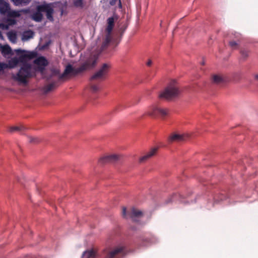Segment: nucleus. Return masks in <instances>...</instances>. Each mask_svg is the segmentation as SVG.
Masks as SVG:
<instances>
[{"mask_svg":"<svg viewBox=\"0 0 258 258\" xmlns=\"http://www.w3.org/2000/svg\"><path fill=\"white\" fill-rule=\"evenodd\" d=\"M24 127L22 126H12L9 128V132L11 133L18 132L21 133Z\"/></svg>","mask_w":258,"mask_h":258,"instance_id":"26","label":"nucleus"},{"mask_svg":"<svg viewBox=\"0 0 258 258\" xmlns=\"http://www.w3.org/2000/svg\"><path fill=\"white\" fill-rule=\"evenodd\" d=\"M34 32L31 30L25 31L22 35V40L27 41L31 38H32L34 36Z\"/></svg>","mask_w":258,"mask_h":258,"instance_id":"20","label":"nucleus"},{"mask_svg":"<svg viewBox=\"0 0 258 258\" xmlns=\"http://www.w3.org/2000/svg\"><path fill=\"white\" fill-rule=\"evenodd\" d=\"M8 68V64L4 62H0V71Z\"/></svg>","mask_w":258,"mask_h":258,"instance_id":"32","label":"nucleus"},{"mask_svg":"<svg viewBox=\"0 0 258 258\" xmlns=\"http://www.w3.org/2000/svg\"><path fill=\"white\" fill-rule=\"evenodd\" d=\"M3 36L2 35L1 31H0V38L3 39Z\"/></svg>","mask_w":258,"mask_h":258,"instance_id":"41","label":"nucleus"},{"mask_svg":"<svg viewBox=\"0 0 258 258\" xmlns=\"http://www.w3.org/2000/svg\"><path fill=\"white\" fill-rule=\"evenodd\" d=\"M73 4L76 8H83L84 7L83 0H74Z\"/></svg>","mask_w":258,"mask_h":258,"instance_id":"25","label":"nucleus"},{"mask_svg":"<svg viewBox=\"0 0 258 258\" xmlns=\"http://www.w3.org/2000/svg\"><path fill=\"white\" fill-rule=\"evenodd\" d=\"M190 137L189 134L186 133L178 134L173 133L168 138V142L171 144L174 142H181L187 140Z\"/></svg>","mask_w":258,"mask_h":258,"instance_id":"9","label":"nucleus"},{"mask_svg":"<svg viewBox=\"0 0 258 258\" xmlns=\"http://www.w3.org/2000/svg\"><path fill=\"white\" fill-rule=\"evenodd\" d=\"M8 21L11 23V24H14L16 23V21L14 19H8Z\"/></svg>","mask_w":258,"mask_h":258,"instance_id":"36","label":"nucleus"},{"mask_svg":"<svg viewBox=\"0 0 258 258\" xmlns=\"http://www.w3.org/2000/svg\"><path fill=\"white\" fill-rule=\"evenodd\" d=\"M143 213L141 211L137 210L135 208H133L131 210L130 216L134 221L136 220V218L142 217Z\"/></svg>","mask_w":258,"mask_h":258,"instance_id":"14","label":"nucleus"},{"mask_svg":"<svg viewBox=\"0 0 258 258\" xmlns=\"http://www.w3.org/2000/svg\"><path fill=\"white\" fill-rule=\"evenodd\" d=\"M110 68V66L104 63L99 70L90 79V86L92 92H96L99 90V83L105 79Z\"/></svg>","mask_w":258,"mask_h":258,"instance_id":"2","label":"nucleus"},{"mask_svg":"<svg viewBox=\"0 0 258 258\" xmlns=\"http://www.w3.org/2000/svg\"><path fill=\"white\" fill-rule=\"evenodd\" d=\"M97 59L98 55L96 54L91 53L85 58L81 66L77 68H75L72 64H68L66 66L63 73L59 76V80H62L69 79L87 70L93 69L96 65Z\"/></svg>","mask_w":258,"mask_h":258,"instance_id":"1","label":"nucleus"},{"mask_svg":"<svg viewBox=\"0 0 258 258\" xmlns=\"http://www.w3.org/2000/svg\"><path fill=\"white\" fill-rule=\"evenodd\" d=\"M32 76L31 64L25 62L23 63L16 74H12V78L20 83L26 84L27 83V79Z\"/></svg>","mask_w":258,"mask_h":258,"instance_id":"3","label":"nucleus"},{"mask_svg":"<svg viewBox=\"0 0 258 258\" xmlns=\"http://www.w3.org/2000/svg\"><path fill=\"white\" fill-rule=\"evenodd\" d=\"M38 9L39 11H42V12H45L46 13L47 18L50 20H53L52 14L53 13V9L47 5H43L38 6Z\"/></svg>","mask_w":258,"mask_h":258,"instance_id":"10","label":"nucleus"},{"mask_svg":"<svg viewBox=\"0 0 258 258\" xmlns=\"http://www.w3.org/2000/svg\"><path fill=\"white\" fill-rule=\"evenodd\" d=\"M254 79H255V80L258 81V74L255 75L254 76Z\"/></svg>","mask_w":258,"mask_h":258,"instance_id":"40","label":"nucleus"},{"mask_svg":"<svg viewBox=\"0 0 258 258\" xmlns=\"http://www.w3.org/2000/svg\"><path fill=\"white\" fill-rule=\"evenodd\" d=\"M10 8L8 3L4 0H0V13L2 15H7Z\"/></svg>","mask_w":258,"mask_h":258,"instance_id":"13","label":"nucleus"},{"mask_svg":"<svg viewBox=\"0 0 258 258\" xmlns=\"http://www.w3.org/2000/svg\"><path fill=\"white\" fill-rule=\"evenodd\" d=\"M154 242V238L152 236L151 237H147L145 238H143L142 239V243L141 244V246H146L148 244L152 243Z\"/></svg>","mask_w":258,"mask_h":258,"instance_id":"22","label":"nucleus"},{"mask_svg":"<svg viewBox=\"0 0 258 258\" xmlns=\"http://www.w3.org/2000/svg\"><path fill=\"white\" fill-rule=\"evenodd\" d=\"M124 254V247L122 246L117 247L114 250L109 252L105 258H114L115 256L119 254ZM82 258H95L96 252L93 249H90L84 251L82 254Z\"/></svg>","mask_w":258,"mask_h":258,"instance_id":"5","label":"nucleus"},{"mask_svg":"<svg viewBox=\"0 0 258 258\" xmlns=\"http://www.w3.org/2000/svg\"><path fill=\"white\" fill-rule=\"evenodd\" d=\"M59 73V71L58 70H55L53 71V74L54 75H58Z\"/></svg>","mask_w":258,"mask_h":258,"instance_id":"37","label":"nucleus"},{"mask_svg":"<svg viewBox=\"0 0 258 258\" xmlns=\"http://www.w3.org/2000/svg\"><path fill=\"white\" fill-rule=\"evenodd\" d=\"M118 1L119 6L120 8L121 7V3L120 0H110V4L111 6H114L116 3Z\"/></svg>","mask_w":258,"mask_h":258,"instance_id":"31","label":"nucleus"},{"mask_svg":"<svg viewBox=\"0 0 258 258\" xmlns=\"http://www.w3.org/2000/svg\"><path fill=\"white\" fill-rule=\"evenodd\" d=\"M107 26L105 29V31L108 33H111L112 29L114 25V19L113 17H109L107 20Z\"/></svg>","mask_w":258,"mask_h":258,"instance_id":"16","label":"nucleus"},{"mask_svg":"<svg viewBox=\"0 0 258 258\" xmlns=\"http://www.w3.org/2000/svg\"><path fill=\"white\" fill-rule=\"evenodd\" d=\"M122 215L123 217L126 218V208H123L122 211Z\"/></svg>","mask_w":258,"mask_h":258,"instance_id":"35","label":"nucleus"},{"mask_svg":"<svg viewBox=\"0 0 258 258\" xmlns=\"http://www.w3.org/2000/svg\"><path fill=\"white\" fill-rule=\"evenodd\" d=\"M121 158L119 155L112 154L100 158L99 162L100 164L116 163L121 160Z\"/></svg>","mask_w":258,"mask_h":258,"instance_id":"8","label":"nucleus"},{"mask_svg":"<svg viewBox=\"0 0 258 258\" xmlns=\"http://www.w3.org/2000/svg\"><path fill=\"white\" fill-rule=\"evenodd\" d=\"M56 87V82H54L50 84H49L46 86H45L43 88V92L45 94L48 93L49 92L52 90L54 88H55Z\"/></svg>","mask_w":258,"mask_h":258,"instance_id":"19","label":"nucleus"},{"mask_svg":"<svg viewBox=\"0 0 258 258\" xmlns=\"http://www.w3.org/2000/svg\"><path fill=\"white\" fill-rule=\"evenodd\" d=\"M11 51H12V50H11V47L8 45H4L2 47V51L4 54H9L11 53Z\"/></svg>","mask_w":258,"mask_h":258,"instance_id":"27","label":"nucleus"},{"mask_svg":"<svg viewBox=\"0 0 258 258\" xmlns=\"http://www.w3.org/2000/svg\"><path fill=\"white\" fill-rule=\"evenodd\" d=\"M152 63V61L151 60L149 59L148 62H147V65L148 66H151Z\"/></svg>","mask_w":258,"mask_h":258,"instance_id":"38","label":"nucleus"},{"mask_svg":"<svg viewBox=\"0 0 258 258\" xmlns=\"http://www.w3.org/2000/svg\"><path fill=\"white\" fill-rule=\"evenodd\" d=\"M21 12L19 11L11 10L10 9L7 15L9 18H18L21 16Z\"/></svg>","mask_w":258,"mask_h":258,"instance_id":"21","label":"nucleus"},{"mask_svg":"<svg viewBox=\"0 0 258 258\" xmlns=\"http://www.w3.org/2000/svg\"><path fill=\"white\" fill-rule=\"evenodd\" d=\"M16 51H17V53H19V52L21 53V52H24V51H23V50H22L21 49H18V50H16Z\"/></svg>","mask_w":258,"mask_h":258,"instance_id":"39","label":"nucleus"},{"mask_svg":"<svg viewBox=\"0 0 258 258\" xmlns=\"http://www.w3.org/2000/svg\"><path fill=\"white\" fill-rule=\"evenodd\" d=\"M8 37L9 40L13 42H15L17 39V35L15 32L10 31L7 33Z\"/></svg>","mask_w":258,"mask_h":258,"instance_id":"24","label":"nucleus"},{"mask_svg":"<svg viewBox=\"0 0 258 258\" xmlns=\"http://www.w3.org/2000/svg\"><path fill=\"white\" fill-rule=\"evenodd\" d=\"M180 93V91L175 81H171L164 91L159 95L160 99L167 100L171 99L177 97Z\"/></svg>","mask_w":258,"mask_h":258,"instance_id":"4","label":"nucleus"},{"mask_svg":"<svg viewBox=\"0 0 258 258\" xmlns=\"http://www.w3.org/2000/svg\"><path fill=\"white\" fill-rule=\"evenodd\" d=\"M34 63L37 66H41L43 67H46L48 62L47 60L43 56H40L35 60Z\"/></svg>","mask_w":258,"mask_h":258,"instance_id":"17","label":"nucleus"},{"mask_svg":"<svg viewBox=\"0 0 258 258\" xmlns=\"http://www.w3.org/2000/svg\"><path fill=\"white\" fill-rule=\"evenodd\" d=\"M240 54L241 56L245 59L248 56L249 51L247 49H243L240 50Z\"/></svg>","mask_w":258,"mask_h":258,"instance_id":"28","label":"nucleus"},{"mask_svg":"<svg viewBox=\"0 0 258 258\" xmlns=\"http://www.w3.org/2000/svg\"><path fill=\"white\" fill-rule=\"evenodd\" d=\"M16 6H25L28 4L31 0H11Z\"/></svg>","mask_w":258,"mask_h":258,"instance_id":"23","label":"nucleus"},{"mask_svg":"<svg viewBox=\"0 0 258 258\" xmlns=\"http://www.w3.org/2000/svg\"><path fill=\"white\" fill-rule=\"evenodd\" d=\"M220 197L219 198H219L218 199L214 198L215 202H218L219 201H222L226 199V197L225 196H224L223 194H221L220 195Z\"/></svg>","mask_w":258,"mask_h":258,"instance_id":"33","label":"nucleus"},{"mask_svg":"<svg viewBox=\"0 0 258 258\" xmlns=\"http://www.w3.org/2000/svg\"><path fill=\"white\" fill-rule=\"evenodd\" d=\"M169 114V110L167 108H162L159 106H155L152 107L147 112V114L153 117H160L164 119Z\"/></svg>","mask_w":258,"mask_h":258,"instance_id":"6","label":"nucleus"},{"mask_svg":"<svg viewBox=\"0 0 258 258\" xmlns=\"http://www.w3.org/2000/svg\"><path fill=\"white\" fill-rule=\"evenodd\" d=\"M45 67L38 66L36 70L40 72L41 73L43 72Z\"/></svg>","mask_w":258,"mask_h":258,"instance_id":"34","label":"nucleus"},{"mask_svg":"<svg viewBox=\"0 0 258 258\" xmlns=\"http://www.w3.org/2000/svg\"><path fill=\"white\" fill-rule=\"evenodd\" d=\"M42 11H39L38 9V6L37 7V11L33 13L32 15V18L33 20L36 22H40L42 19V14H41Z\"/></svg>","mask_w":258,"mask_h":258,"instance_id":"18","label":"nucleus"},{"mask_svg":"<svg viewBox=\"0 0 258 258\" xmlns=\"http://www.w3.org/2000/svg\"><path fill=\"white\" fill-rule=\"evenodd\" d=\"M212 82L214 84L220 85L228 81V78L227 76L221 75H214L212 77Z\"/></svg>","mask_w":258,"mask_h":258,"instance_id":"11","label":"nucleus"},{"mask_svg":"<svg viewBox=\"0 0 258 258\" xmlns=\"http://www.w3.org/2000/svg\"><path fill=\"white\" fill-rule=\"evenodd\" d=\"M158 150V148L155 147L151 149L146 155L142 156L140 158L139 162L140 163H143L152 157L154 156L157 153Z\"/></svg>","mask_w":258,"mask_h":258,"instance_id":"12","label":"nucleus"},{"mask_svg":"<svg viewBox=\"0 0 258 258\" xmlns=\"http://www.w3.org/2000/svg\"><path fill=\"white\" fill-rule=\"evenodd\" d=\"M34 56V54L33 53H30L29 54H25L23 55H21L19 56V58L17 57H14L12 58L9 61L8 68L10 69H13L15 68L18 63L21 62H23L26 58H29L31 59L33 58Z\"/></svg>","mask_w":258,"mask_h":258,"instance_id":"7","label":"nucleus"},{"mask_svg":"<svg viewBox=\"0 0 258 258\" xmlns=\"http://www.w3.org/2000/svg\"><path fill=\"white\" fill-rule=\"evenodd\" d=\"M112 39V37L111 36V33H107L101 47L102 50L105 49L107 47V46L111 41Z\"/></svg>","mask_w":258,"mask_h":258,"instance_id":"15","label":"nucleus"},{"mask_svg":"<svg viewBox=\"0 0 258 258\" xmlns=\"http://www.w3.org/2000/svg\"><path fill=\"white\" fill-rule=\"evenodd\" d=\"M202 64L204 65V62H202Z\"/></svg>","mask_w":258,"mask_h":258,"instance_id":"42","label":"nucleus"},{"mask_svg":"<svg viewBox=\"0 0 258 258\" xmlns=\"http://www.w3.org/2000/svg\"><path fill=\"white\" fill-rule=\"evenodd\" d=\"M229 44L230 46L233 49H236L238 48V44L235 41L232 40L229 41Z\"/></svg>","mask_w":258,"mask_h":258,"instance_id":"29","label":"nucleus"},{"mask_svg":"<svg viewBox=\"0 0 258 258\" xmlns=\"http://www.w3.org/2000/svg\"><path fill=\"white\" fill-rule=\"evenodd\" d=\"M29 142L32 143H37L40 142V139L37 137H30Z\"/></svg>","mask_w":258,"mask_h":258,"instance_id":"30","label":"nucleus"}]
</instances>
